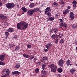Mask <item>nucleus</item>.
I'll return each mask as SVG.
<instances>
[{
    "label": "nucleus",
    "mask_w": 77,
    "mask_h": 77,
    "mask_svg": "<svg viewBox=\"0 0 77 77\" xmlns=\"http://www.w3.org/2000/svg\"><path fill=\"white\" fill-rule=\"evenodd\" d=\"M22 25L23 27L22 29L23 30H24L28 26V23H26L25 22L21 21L20 23H18L17 25V28L18 29H21L22 27Z\"/></svg>",
    "instance_id": "1"
},
{
    "label": "nucleus",
    "mask_w": 77,
    "mask_h": 77,
    "mask_svg": "<svg viewBox=\"0 0 77 77\" xmlns=\"http://www.w3.org/2000/svg\"><path fill=\"white\" fill-rule=\"evenodd\" d=\"M48 66L50 68H51L52 72H56V70L57 69V67L56 65L54 66V64H52L50 65H49Z\"/></svg>",
    "instance_id": "2"
},
{
    "label": "nucleus",
    "mask_w": 77,
    "mask_h": 77,
    "mask_svg": "<svg viewBox=\"0 0 77 77\" xmlns=\"http://www.w3.org/2000/svg\"><path fill=\"white\" fill-rule=\"evenodd\" d=\"M5 5L8 9H12L15 6V5L13 3H8Z\"/></svg>",
    "instance_id": "3"
},
{
    "label": "nucleus",
    "mask_w": 77,
    "mask_h": 77,
    "mask_svg": "<svg viewBox=\"0 0 77 77\" xmlns=\"http://www.w3.org/2000/svg\"><path fill=\"white\" fill-rule=\"evenodd\" d=\"M64 63V61L62 59L60 60L58 62L59 65V66H61V67H63V66Z\"/></svg>",
    "instance_id": "4"
},
{
    "label": "nucleus",
    "mask_w": 77,
    "mask_h": 77,
    "mask_svg": "<svg viewBox=\"0 0 77 77\" xmlns=\"http://www.w3.org/2000/svg\"><path fill=\"white\" fill-rule=\"evenodd\" d=\"M27 14L29 16H32L33 14V12L32 10H29L27 11Z\"/></svg>",
    "instance_id": "5"
},
{
    "label": "nucleus",
    "mask_w": 77,
    "mask_h": 77,
    "mask_svg": "<svg viewBox=\"0 0 77 77\" xmlns=\"http://www.w3.org/2000/svg\"><path fill=\"white\" fill-rule=\"evenodd\" d=\"M52 46V44L51 43H48L46 45H45V47L47 48L48 50H49L51 47Z\"/></svg>",
    "instance_id": "6"
},
{
    "label": "nucleus",
    "mask_w": 77,
    "mask_h": 77,
    "mask_svg": "<svg viewBox=\"0 0 77 77\" xmlns=\"http://www.w3.org/2000/svg\"><path fill=\"white\" fill-rule=\"evenodd\" d=\"M5 54H2L0 56V60L3 61L5 60Z\"/></svg>",
    "instance_id": "7"
},
{
    "label": "nucleus",
    "mask_w": 77,
    "mask_h": 77,
    "mask_svg": "<svg viewBox=\"0 0 77 77\" xmlns=\"http://www.w3.org/2000/svg\"><path fill=\"white\" fill-rule=\"evenodd\" d=\"M70 10L68 9H66L65 11H64L63 12V14L64 15H66L67 14H68L69 13V12Z\"/></svg>",
    "instance_id": "8"
},
{
    "label": "nucleus",
    "mask_w": 77,
    "mask_h": 77,
    "mask_svg": "<svg viewBox=\"0 0 77 77\" xmlns=\"http://www.w3.org/2000/svg\"><path fill=\"white\" fill-rule=\"evenodd\" d=\"M11 74L12 75H19L20 74V72L18 71H14Z\"/></svg>",
    "instance_id": "9"
},
{
    "label": "nucleus",
    "mask_w": 77,
    "mask_h": 77,
    "mask_svg": "<svg viewBox=\"0 0 77 77\" xmlns=\"http://www.w3.org/2000/svg\"><path fill=\"white\" fill-rule=\"evenodd\" d=\"M70 17L71 20H74V15L73 12H72L70 13Z\"/></svg>",
    "instance_id": "10"
},
{
    "label": "nucleus",
    "mask_w": 77,
    "mask_h": 77,
    "mask_svg": "<svg viewBox=\"0 0 77 77\" xmlns=\"http://www.w3.org/2000/svg\"><path fill=\"white\" fill-rule=\"evenodd\" d=\"M72 4L73 5V8H75L77 5V2L75 1H73Z\"/></svg>",
    "instance_id": "11"
},
{
    "label": "nucleus",
    "mask_w": 77,
    "mask_h": 77,
    "mask_svg": "<svg viewBox=\"0 0 77 77\" xmlns=\"http://www.w3.org/2000/svg\"><path fill=\"white\" fill-rule=\"evenodd\" d=\"M7 18V17L6 16H4V15H0V18H1L2 20H4V19H6Z\"/></svg>",
    "instance_id": "12"
},
{
    "label": "nucleus",
    "mask_w": 77,
    "mask_h": 77,
    "mask_svg": "<svg viewBox=\"0 0 77 77\" xmlns=\"http://www.w3.org/2000/svg\"><path fill=\"white\" fill-rule=\"evenodd\" d=\"M51 37L52 39H55V38H56L57 39L58 36L57 35H53L51 36Z\"/></svg>",
    "instance_id": "13"
},
{
    "label": "nucleus",
    "mask_w": 77,
    "mask_h": 77,
    "mask_svg": "<svg viewBox=\"0 0 77 77\" xmlns=\"http://www.w3.org/2000/svg\"><path fill=\"white\" fill-rule=\"evenodd\" d=\"M57 71L59 73H61L63 71V70L61 67H60L57 69Z\"/></svg>",
    "instance_id": "14"
},
{
    "label": "nucleus",
    "mask_w": 77,
    "mask_h": 77,
    "mask_svg": "<svg viewBox=\"0 0 77 77\" xmlns=\"http://www.w3.org/2000/svg\"><path fill=\"white\" fill-rule=\"evenodd\" d=\"M29 6L30 8H33L35 7V4L33 3H31L29 5Z\"/></svg>",
    "instance_id": "15"
},
{
    "label": "nucleus",
    "mask_w": 77,
    "mask_h": 77,
    "mask_svg": "<svg viewBox=\"0 0 77 77\" xmlns=\"http://www.w3.org/2000/svg\"><path fill=\"white\" fill-rule=\"evenodd\" d=\"M48 60V57H44L43 58V61H44V62H45L46 60Z\"/></svg>",
    "instance_id": "16"
},
{
    "label": "nucleus",
    "mask_w": 77,
    "mask_h": 77,
    "mask_svg": "<svg viewBox=\"0 0 77 77\" xmlns=\"http://www.w3.org/2000/svg\"><path fill=\"white\" fill-rule=\"evenodd\" d=\"M20 63H17L16 64V66H15L16 68H17V69H18V68H19L20 66Z\"/></svg>",
    "instance_id": "17"
},
{
    "label": "nucleus",
    "mask_w": 77,
    "mask_h": 77,
    "mask_svg": "<svg viewBox=\"0 0 77 77\" xmlns=\"http://www.w3.org/2000/svg\"><path fill=\"white\" fill-rule=\"evenodd\" d=\"M22 10V11H23V12H26L27 11V9L24 7H23L21 8Z\"/></svg>",
    "instance_id": "18"
},
{
    "label": "nucleus",
    "mask_w": 77,
    "mask_h": 77,
    "mask_svg": "<svg viewBox=\"0 0 77 77\" xmlns=\"http://www.w3.org/2000/svg\"><path fill=\"white\" fill-rule=\"evenodd\" d=\"M47 65V63H45V64H43L42 65V68L44 70L45 69V66Z\"/></svg>",
    "instance_id": "19"
},
{
    "label": "nucleus",
    "mask_w": 77,
    "mask_h": 77,
    "mask_svg": "<svg viewBox=\"0 0 77 77\" xmlns=\"http://www.w3.org/2000/svg\"><path fill=\"white\" fill-rule=\"evenodd\" d=\"M23 56L24 57H26V58H28V57H29L30 56H29V55H26L25 54H23Z\"/></svg>",
    "instance_id": "20"
},
{
    "label": "nucleus",
    "mask_w": 77,
    "mask_h": 77,
    "mask_svg": "<svg viewBox=\"0 0 77 77\" xmlns=\"http://www.w3.org/2000/svg\"><path fill=\"white\" fill-rule=\"evenodd\" d=\"M7 31L8 32H12L14 31V29L12 28H9Z\"/></svg>",
    "instance_id": "21"
},
{
    "label": "nucleus",
    "mask_w": 77,
    "mask_h": 77,
    "mask_svg": "<svg viewBox=\"0 0 77 77\" xmlns=\"http://www.w3.org/2000/svg\"><path fill=\"white\" fill-rule=\"evenodd\" d=\"M10 73V71L9 70V69H7V70H6V73L7 74L9 75Z\"/></svg>",
    "instance_id": "22"
},
{
    "label": "nucleus",
    "mask_w": 77,
    "mask_h": 77,
    "mask_svg": "<svg viewBox=\"0 0 77 77\" xmlns=\"http://www.w3.org/2000/svg\"><path fill=\"white\" fill-rule=\"evenodd\" d=\"M70 72L72 74H73V73H74L75 72V70H74V69H71L70 70Z\"/></svg>",
    "instance_id": "23"
},
{
    "label": "nucleus",
    "mask_w": 77,
    "mask_h": 77,
    "mask_svg": "<svg viewBox=\"0 0 77 77\" xmlns=\"http://www.w3.org/2000/svg\"><path fill=\"white\" fill-rule=\"evenodd\" d=\"M53 30H54V32L55 34H56L57 32V31H58L57 29H53Z\"/></svg>",
    "instance_id": "24"
},
{
    "label": "nucleus",
    "mask_w": 77,
    "mask_h": 77,
    "mask_svg": "<svg viewBox=\"0 0 77 77\" xmlns=\"http://www.w3.org/2000/svg\"><path fill=\"white\" fill-rule=\"evenodd\" d=\"M63 26L64 27H65V28H66V27H68L67 25L64 23H63Z\"/></svg>",
    "instance_id": "25"
},
{
    "label": "nucleus",
    "mask_w": 77,
    "mask_h": 77,
    "mask_svg": "<svg viewBox=\"0 0 77 77\" xmlns=\"http://www.w3.org/2000/svg\"><path fill=\"white\" fill-rule=\"evenodd\" d=\"M70 63H71V61H70V60H68L66 61V63L67 65H69V64H70Z\"/></svg>",
    "instance_id": "26"
},
{
    "label": "nucleus",
    "mask_w": 77,
    "mask_h": 77,
    "mask_svg": "<svg viewBox=\"0 0 77 77\" xmlns=\"http://www.w3.org/2000/svg\"><path fill=\"white\" fill-rule=\"evenodd\" d=\"M46 11H50L51 9H50V7H47L45 10Z\"/></svg>",
    "instance_id": "27"
},
{
    "label": "nucleus",
    "mask_w": 77,
    "mask_h": 77,
    "mask_svg": "<svg viewBox=\"0 0 77 77\" xmlns=\"http://www.w3.org/2000/svg\"><path fill=\"white\" fill-rule=\"evenodd\" d=\"M42 74H43V75H45L46 74V71H45L42 70Z\"/></svg>",
    "instance_id": "28"
},
{
    "label": "nucleus",
    "mask_w": 77,
    "mask_h": 77,
    "mask_svg": "<svg viewBox=\"0 0 77 77\" xmlns=\"http://www.w3.org/2000/svg\"><path fill=\"white\" fill-rule=\"evenodd\" d=\"M0 65H2L3 66H4V65H5V63H3L2 61H0Z\"/></svg>",
    "instance_id": "29"
},
{
    "label": "nucleus",
    "mask_w": 77,
    "mask_h": 77,
    "mask_svg": "<svg viewBox=\"0 0 77 77\" xmlns=\"http://www.w3.org/2000/svg\"><path fill=\"white\" fill-rule=\"evenodd\" d=\"M47 15L48 17H49V18H50V17H51V13L49 12L47 13Z\"/></svg>",
    "instance_id": "30"
},
{
    "label": "nucleus",
    "mask_w": 77,
    "mask_h": 77,
    "mask_svg": "<svg viewBox=\"0 0 77 77\" xmlns=\"http://www.w3.org/2000/svg\"><path fill=\"white\" fill-rule=\"evenodd\" d=\"M20 50V47L19 46H17L15 48V50Z\"/></svg>",
    "instance_id": "31"
},
{
    "label": "nucleus",
    "mask_w": 77,
    "mask_h": 77,
    "mask_svg": "<svg viewBox=\"0 0 77 77\" xmlns=\"http://www.w3.org/2000/svg\"><path fill=\"white\" fill-rule=\"evenodd\" d=\"M77 26L75 25H73L72 26V29H76L77 28Z\"/></svg>",
    "instance_id": "32"
},
{
    "label": "nucleus",
    "mask_w": 77,
    "mask_h": 77,
    "mask_svg": "<svg viewBox=\"0 0 77 77\" xmlns=\"http://www.w3.org/2000/svg\"><path fill=\"white\" fill-rule=\"evenodd\" d=\"M39 71V69L38 68H37L35 69V72H36V73L38 72Z\"/></svg>",
    "instance_id": "33"
},
{
    "label": "nucleus",
    "mask_w": 77,
    "mask_h": 77,
    "mask_svg": "<svg viewBox=\"0 0 77 77\" xmlns=\"http://www.w3.org/2000/svg\"><path fill=\"white\" fill-rule=\"evenodd\" d=\"M49 20L50 21H53L54 20V17H51L49 18Z\"/></svg>",
    "instance_id": "34"
},
{
    "label": "nucleus",
    "mask_w": 77,
    "mask_h": 77,
    "mask_svg": "<svg viewBox=\"0 0 77 77\" xmlns=\"http://www.w3.org/2000/svg\"><path fill=\"white\" fill-rule=\"evenodd\" d=\"M60 21V23H64V21H63V20H62V19H59Z\"/></svg>",
    "instance_id": "35"
},
{
    "label": "nucleus",
    "mask_w": 77,
    "mask_h": 77,
    "mask_svg": "<svg viewBox=\"0 0 77 77\" xmlns=\"http://www.w3.org/2000/svg\"><path fill=\"white\" fill-rule=\"evenodd\" d=\"M34 9L35 10H36V11H39V10H40V8H34Z\"/></svg>",
    "instance_id": "36"
},
{
    "label": "nucleus",
    "mask_w": 77,
    "mask_h": 77,
    "mask_svg": "<svg viewBox=\"0 0 77 77\" xmlns=\"http://www.w3.org/2000/svg\"><path fill=\"white\" fill-rule=\"evenodd\" d=\"M60 42L61 44H63V43L64 42V41L63 39H61L60 40Z\"/></svg>",
    "instance_id": "37"
},
{
    "label": "nucleus",
    "mask_w": 77,
    "mask_h": 77,
    "mask_svg": "<svg viewBox=\"0 0 77 77\" xmlns=\"http://www.w3.org/2000/svg\"><path fill=\"white\" fill-rule=\"evenodd\" d=\"M27 47L29 48H31L32 47H31V45H27Z\"/></svg>",
    "instance_id": "38"
},
{
    "label": "nucleus",
    "mask_w": 77,
    "mask_h": 77,
    "mask_svg": "<svg viewBox=\"0 0 77 77\" xmlns=\"http://www.w3.org/2000/svg\"><path fill=\"white\" fill-rule=\"evenodd\" d=\"M63 27V23H61L60 25V27L62 28Z\"/></svg>",
    "instance_id": "39"
},
{
    "label": "nucleus",
    "mask_w": 77,
    "mask_h": 77,
    "mask_svg": "<svg viewBox=\"0 0 77 77\" xmlns=\"http://www.w3.org/2000/svg\"><path fill=\"white\" fill-rule=\"evenodd\" d=\"M54 6H57V5H58V4H57V3L56 2H54Z\"/></svg>",
    "instance_id": "40"
},
{
    "label": "nucleus",
    "mask_w": 77,
    "mask_h": 77,
    "mask_svg": "<svg viewBox=\"0 0 77 77\" xmlns=\"http://www.w3.org/2000/svg\"><path fill=\"white\" fill-rule=\"evenodd\" d=\"M5 36H9V33L8 32H5Z\"/></svg>",
    "instance_id": "41"
},
{
    "label": "nucleus",
    "mask_w": 77,
    "mask_h": 77,
    "mask_svg": "<svg viewBox=\"0 0 77 77\" xmlns=\"http://www.w3.org/2000/svg\"><path fill=\"white\" fill-rule=\"evenodd\" d=\"M34 56L31 57H30L29 58V59H30V60H32V59H33L34 58Z\"/></svg>",
    "instance_id": "42"
},
{
    "label": "nucleus",
    "mask_w": 77,
    "mask_h": 77,
    "mask_svg": "<svg viewBox=\"0 0 77 77\" xmlns=\"http://www.w3.org/2000/svg\"><path fill=\"white\" fill-rule=\"evenodd\" d=\"M61 5H65V1H62L61 2Z\"/></svg>",
    "instance_id": "43"
},
{
    "label": "nucleus",
    "mask_w": 77,
    "mask_h": 77,
    "mask_svg": "<svg viewBox=\"0 0 77 77\" xmlns=\"http://www.w3.org/2000/svg\"><path fill=\"white\" fill-rule=\"evenodd\" d=\"M58 41H59V40H58V39H57L55 40V43H56V44H57V43L58 42Z\"/></svg>",
    "instance_id": "44"
},
{
    "label": "nucleus",
    "mask_w": 77,
    "mask_h": 77,
    "mask_svg": "<svg viewBox=\"0 0 77 77\" xmlns=\"http://www.w3.org/2000/svg\"><path fill=\"white\" fill-rule=\"evenodd\" d=\"M48 51V50H47V49H45L44 50V51H45V52H47Z\"/></svg>",
    "instance_id": "45"
},
{
    "label": "nucleus",
    "mask_w": 77,
    "mask_h": 77,
    "mask_svg": "<svg viewBox=\"0 0 77 77\" xmlns=\"http://www.w3.org/2000/svg\"><path fill=\"white\" fill-rule=\"evenodd\" d=\"M58 15H59V14H56L55 15V16L56 18H57L58 17Z\"/></svg>",
    "instance_id": "46"
},
{
    "label": "nucleus",
    "mask_w": 77,
    "mask_h": 77,
    "mask_svg": "<svg viewBox=\"0 0 77 77\" xmlns=\"http://www.w3.org/2000/svg\"><path fill=\"white\" fill-rule=\"evenodd\" d=\"M14 46H15V45L11 44V45H10V47H14Z\"/></svg>",
    "instance_id": "47"
},
{
    "label": "nucleus",
    "mask_w": 77,
    "mask_h": 77,
    "mask_svg": "<svg viewBox=\"0 0 77 77\" xmlns=\"http://www.w3.org/2000/svg\"><path fill=\"white\" fill-rule=\"evenodd\" d=\"M32 10V11L33 12V13H34V12H37V11L35 10Z\"/></svg>",
    "instance_id": "48"
},
{
    "label": "nucleus",
    "mask_w": 77,
    "mask_h": 77,
    "mask_svg": "<svg viewBox=\"0 0 77 77\" xmlns=\"http://www.w3.org/2000/svg\"><path fill=\"white\" fill-rule=\"evenodd\" d=\"M33 60H34V62H36V61L37 59L36 58H34L33 59Z\"/></svg>",
    "instance_id": "49"
},
{
    "label": "nucleus",
    "mask_w": 77,
    "mask_h": 77,
    "mask_svg": "<svg viewBox=\"0 0 77 77\" xmlns=\"http://www.w3.org/2000/svg\"><path fill=\"white\" fill-rule=\"evenodd\" d=\"M38 65H41V63L40 62H37Z\"/></svg>",
    "instance_id": "50"
},
{
    "label": "nucleus",
    "mask_w": 77,
    "mask_h": 77,
    "mask_svg": "<svg viewBox=\"0 0 77 77\" xmlns=\"http://www.w3.org/2000/svg\"><path fill=\"white\" fill-rule=\"evenodd\" d=\"M67 8L69 9H70V8H71V6H68L67 7Z\"/></svg>",
    "instance_id": "51"
},
{
    "label": "nucleus",
    "mask_w": 77,
    "mask_h": 77,
    "mask_svg": "<svg viewBox=\"0 0 77 77\" xmlns=\"http://www.w3.org/2000/svg\"><path fill=\"white\" fill-rule=\"evenodd\" d=\"M47 12H48V11H47V10L45 11V14H47Z\"/></svg>",
    "instance_id": "52"
},
{
    "label": "nucleus",
    "mask_w": 77,
    "mask_h": 77,
    "mask_svg": "<svg viewBox=\"0 0 77 77\" xmlns=\"http://www.w3.org/2000/svg\"><path fill=\"white\" fill-rule=\"evenodd\" d=\"M6 70L5 69V70H4L3 71V72H4V73H5L6 72Z\"/></svg>",
    "instance_id": "53"
},
{
    "label": "nucleus",
    "mask_w": 77,
    "mask_h": 77,
    "mask_svg": "<svg viewBox=\"0 0 77 77\" xmlns=\"http://www.w3.org/2000/svg\"><path fill=\"white\" fill-rule=\"evenodd\" d=\"M13 38H14V39H17V37L14 36Z\"/></svg>",
    "instance_id": "54"
},
{
    "label": "nucleus",
    "mask_w": 77,
    "mask_h": 77,
    "mask_svg": "<svg viewBox=\"0 0 77 77\" xmlns=\"http://www.w3.org/2000/svg\"><path fill=\"white\" fill-rule=\"evenodd\" d=\"M2 5V3L0 2V7Z\"/></svg>",
    "instance_id": "55"
},
{
    "label": "nucleus",
    "mask_w": 77,
    "mask_h": 77,
    "mask_svg": "<svg viewBox=\"0 0 77 77\" xmlns=\"http://www.w3.org/2000/svg\"><path fill=\"white\" fill-rule=\"evenodd\" d=\"M58 37H59V38H62V36L60 35H58Z\"/></svg>",
    "instance_id": "56"
},
{
    "label": "nucleus",
    "mask_w": 77,
    "mask_h": 77,
    "mask_svg": "<svg viewBox=\"0 0 77 77\" xmlns=\"http://www.w3.org/2000/svg\"><path fill=\"white\" fill-rule=\"evenodd\" d=\"M5 73H4L3 71L2 72V75H3L4 74H5Z\"/></svg>",
    "instance_id": "57"
},
{
    "label": "nucleus",
    "mask_w": 77,
    "mask_h": 77,
    "mask_svg": "<svg viewBox=\"0 0 77 77\" xmlns=\"http://www.w3.org/2000/svg\"><path fill=\"white\" fill-rule=\"evenodd\" d=\"M1 77H6L5 75H2Z\"/></svg>",
    "instance_id": "58"
},
{
    "label": "nucleus",
    "mask_w": 77,
    "mask_h": 77,
    "mask_svg": "<svg viewBox=\"0 0 77 77\" xmlns=\"http://www.w3.org/2000/svg\"><path fill=\"white\" fill-rule=\"evenodd\" d=\"M8 37V36H6V37H5L6 39H7Z\"/></svg>",
    "instance_id": "59"
},
{
    "label": "nucleus",
    "mask_w": 77,
    "mask_h": 77,
    "mask_svg": "<svg viewBox=\"0 0 77 77\" xmlns=\"http://www.w3.org/2000/svg\"><path fill=\"white\" fill-rule=\"evenodd\" d=\"M52 31H53V30H51L50 31V32H52Z\"/></svg>",
    "instance_id": "60"
},
{
    "label": "nucleus",
    "mask_w": 77,
    "mask_h": 77,
    "mask_svg": "<svg viewBox=\"0 0 77 77\" xmlns=\"http://www.w3.org/2000/svg\"><path fill=\"white\" fill-rule=\"evenodd\" d=\"M4 25H6V23H5L4 24Z\"/></svg>",
    "instance_id": "61"
},
{
    "label": "nucleus",
    "mask_w": 77,
    "mask_h": 77,
    "mask_svg": "<svg viewBox=\"0 0 77 77\" xmlns=\"http://www.w3.org/2000/svg\"><path fill=\"white\" fill-rule=\"evenodd\" d=\"M42 12V11H39L40 13H41Z\"/></svg>",
    "instance_id": "62"
},
{
    "label": "nucleus",
    "mask_w": 77,
    "mask_h": 77,
    "mask_svg": "<svg viewBox=\"0 0 77 77\" xmlns=\"http://www.w3.org/2000/svg\"><path fill=\"white\" fill-rule=\"evenodd\" d=\"M8 74H5V75H5V76H6V75H8Z\"/></svg>",
    "instance_id": "63"
},
{
    "label": "nucleus",
    "mask_w": 77,
    "mask_h": 77,
    "mask_svg": "<svg viewBox=\"0 0 77 77\" xmlns=\"http://www.w3.org/2000/svg\"><path fill=\"white\" fill-rule=\"evenodd\" d=\"M58 76H59V77H60V75H58Z\"/></svg>",
    "instance_id": "64"
}]
</instances>
